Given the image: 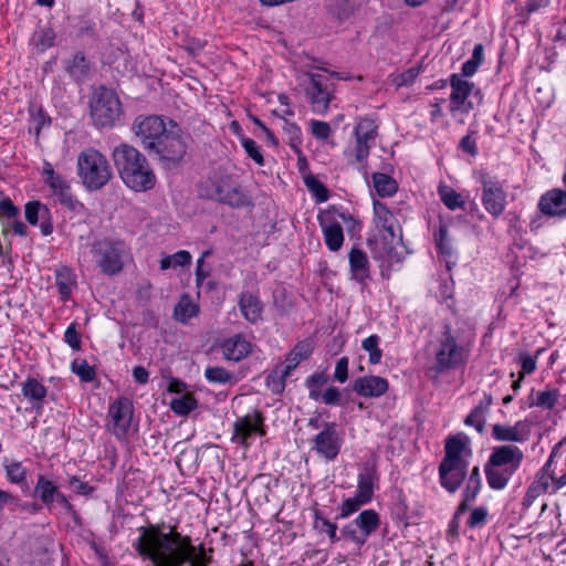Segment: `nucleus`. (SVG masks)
I'll return each instance as SVG.
<instances>
[{
    "mask_svg": "<svg viewBox=\"0 0 566 566\" xmlns=\"http://www.w3.org/2000/svg\"><path fill=\"white\" fill-rule=\"evenodd\" d=\"M130 130L148 157L164 168L179 166L188 151V135L174 119L161 115H138Z\"/></svg>",
    "mask_w": 566,
    "mask_h": 566,
    "instance_id": "obj_1",
    "label": "nucleus"
},
{
    "mask_svg": "<svg viewBox=\"0 0 566 566\" xmlns=\"http://www.w3.org/2000/svg\"><path fill=\"white\" fill-rule=\"evenodd\" d=\"M139 536L133 547L144 559H149L155 566H182L191 562L190 566H208L211 556H195L196 547L189 536H184L171 528L164 533L158 524L138 527Z\"/></svg>",
    "mask_w": 566,
    "mask_h": 566,
    "instance_id": "obj_2",
    "label": "nucleus"
},
{
    "mask_svg": "<svg viewBox=\"0 0 566 566\" xmlns=\"http://www.w3.org/2000/svg\"><path fill=\"white\" fill-rule=\"evenodd\" d=\"M114 165L122 181L135 192L151 190L157 181L146 155L133 145L122 143L112 151Z\"/></svg>",
    "mask_w": 566,
    "mask_h": 566,
    "instance_id": "obj_3",
    "label": "nucleus"
},
{
    "mask_svg": "<svg viewBox=\"0 0 566 566\" xmlns=\"http://www.w3.org/2000/svg\"><path fill=\"white\" fill-rule=\"evenodd\" d=\"M434 363L432 369L437 374L454 370L465 364L467 344L460 333L447 321L442 322L441 331L433 342Z\"/></svg>",
    "mask_w": 566,
    "mask_h": 566,
    "instance_id": "obj_4",
    "label": "nucleus"
},
{
    "mask_svg": "<svg viewBox=\"0 0 566 566\" xmlns=\"http://www.w3.org/2000/svg\"><path fill=\"white\" fill-rule=\"evenodd\" d=\"M90 117L96 129H113L122 124L123 104L112 88L98 86L90 98Z\"/></svg>",
    "mask_w": 566,
    "mask_h": 566,
    "instance_id": "obj_5",
    "label": "nucleus"
},
{
    "mask_svg": "<svg viewBox=\"0 0 566 566\" xmlns=\"http://www.w3.org/2000/svg\"><path fill=\"white\" fill-rule=\"evenodd\" d=\"M91 253L102 274L115 276L119 274L130 258L129 244L119 238H103L91 244Z\"/></svg>",
    "mask_w": 566,
    "mask_h": 566,
    "instance_id": "obj_6",
    "label": "nucleus"
},
{
    "mask_svg": "<svg viewBox=\"0 0 566 566\" xmlns=\"http://www.w3.org/2000/svg\"><path fill=\"white\" fill-rule=\"evenodd\" d=\"M76 166L77 176L88 191L102 189L113 177V170L107 158L92 147L78 154Z\"/></svg>",
    "mask_w": 566,
    "mask_h": 566,
    "instance_id": "obj_7",
    "label": "nucleus"
},
{
    "mask_svg": "<svg viewBox=\"0 0 566 566\" xmlns=\"http://www.w3.org/2000/svg\"><path fill=\"white\" fill-rule=\"evenodd\" d=\"M207 196L211 200L233 209L251 207V197L242 189L238 180L221 170L213 171L207 180Z\"/></svg>",
    "mask_w": 566,
    "mask_h": 566,
    "instance_id": "obj_8",
    "label": "nucleus"
},
{
    "mask_svg": "<svg viewBox=\"0 0 566 566\" xmlns=\"http://www.w3.org/2000/svg\"><path fill=\"white\" fill-rule=\"evenodd\" d=\"M373 207L375 226L378 230L385 232L380 241L381 250H371L374 259L388 260L391 262L396 258L391 243L396 237L395 224L397 223V219L386 203L374 200Z\"/></svg>",
    "mask_w": 566,
    "mask_h": 566,
    "instance_id": "obj_9",
    "label": "nucleus"
},
{
    "mask_svg": "<svg viewBox=\"0 0 566 566\" xmlns=\"http://www.w3.org/2000/svg\"><path fill=\"white\" fill-rule=\"evenodd\" d=\"M311 450L326 462L337 459L344 444V434L336 422L326 421L311 440Z\"/></svg>",
    "mask_w": 566,
    "mask_h": 566,
    "instance_id": "obj_10",
    "label": "nucleus"
},
{
    "mask_svg": "<svg viewBox=\"0 0 566 566\" xmlns=\"http://www.w3.org/2000/svg\"><path fill=\"white\" fill-rule=\"evenodd\" d=\"M478 181L482 186V206L489 214L497 219L505 211L507 203L504 181L491 177L488 172H480Z\"/></svg>",
    "mask_w": 566,
    "mask_h": 566,
    "instance_id": "obj_11",
    "label": "nucleus"
},
{
    "mask_svg": "<svg viewBox=\"0 0 566 566\" xmlns=\"http://www.w3.org/2000/svg\"><path fill=\"white\" fill-rule=\"evenodd\" d=\"M380 515L373 509L361 511L358 516L347 523L340 531L344 538L363 546L368 537L380 526Z\"/></svg>",
    "mask_w": 566,
    "mask_h": 566,
    "instance_id": "obj_12",
    "label": "nucleus"
},
{
    "mask_svg": "<svg viewBox=\"0 0 566 566\" xmlns=\"http://www.w3.org/2000/svg\"><path fill=\"white\" fill-rule=\"evenodd\" d=\"M134 413L133 401L127 397H119L108 407V430L119 440L125 439Z\"/></svg>",
    "mask_w": 566,
    "mask_h": 566,
    "instance_id": "obj_13",
    "label": "nucleus"
},
{
    "mask_svg": "<svg viewBox=\"0 0 566 566\" xmlns=\"http://www.w3.org/2000/svg\"><path fill=\"white\" fill-rule=\"evenodd\" d=\"M377 125L371 118H360L354 129V155L357 163L365 161L377 137Z\"/></svg>",
    "mask_w": 566,
    "mask_h": 566,
    "instance_id": "obj_14",
    "label": "nucleus"
},
{
    "mask_svg": "<svg viewBox=\"0 0 566 566\" xmlns=\"http://www.w3.org/2000/svg\"><path fill=\"white\" fill-rule=\"evenodd\" d=\"M310 84L306 87V96L310 99L313 112L324 114L327 112L332 101V93L328 90L327 80L315 73H308Z\"/></svg>",
    "mask_w": 566,
    "mask_h": 566,
    "instance_id": "obj_15",
    "label": "nucleus"
},
{
    "mask_svg": "<svg viewBox=\"0 0 566 566\" xmlns=\"http://www.w3.org/2000/svg\"><path fill=\"white\" fill-rule=\"evenodd\" d=\"M449 84L451 86L450 112L469 113L473 109V103L467 102V99L474 87V83L462 78L460 74L453 73L449 77Z\"/></svg>",
    "mask_w": 566,
    "mask_h": 566,
    "instance_id": "obj_16",
    "label": "nucleus"
},
{
    "mask_svg": "<svg viewBox=\"0 0 566 566\" xmlns=\"http://www.w3.org/2000/svg\"><path fill=\"white\" fill-rule=\"evenodd\" d=\"M24 217L29 224L40 222V231L44 237L53 233L54 227L49 207L39 200H31L24 205Z\"/></svg>",
    "mask_w": 566,
    "mask_h": 566,
    "instance_id": "obj_17",
    "label": "nucleus"
},
{
    "mask_svg": "<svg viewBox=\"0 0 566 566\" xmlns=\"http://www.w3.org/2000/svg\"><path fill=\"white\" fill-rule=\"evenodd\" d=\"M524 459L523 451L513 444H504L494 447L486 461L490 465L505 467L510 470L517 471Z\"/></svg>",
    "mask_w": 566,
    "mask_h": 566,
    "instance_id": "obj_18",
    "label": "nucleus"
},
{
    "mask_svg": "<svg viewBox=\"0 0 566 566\" xmlns=\"http://www.w3.org/2000/svg\"><path fill=\"white\" fill-rule=\"evenodd\" d=\"M389 382L380 376H361L350 382V390L365 398H379L387 392Z\"/></svg>",
    "mask_w": 566,
    "mask_h": 566,
    "instance_id": "obj_19",
    "label": "nucleus"
},
{
    "mask_svg": "<svg viewBox=\"0 0 566 566\" xmlns=\"http://www.w3.org/2000/svg\"><path fill=\"white\" fill-rule=\"evenodd\" d=\"M318 222L322 228L326 247L332 252L340 250L344 242V232L342 226L334 220V216L329 210L318 216Z\"/></svg>",
    "mask_w": 566,
    "mask_h": 566,
    "instance_id": "obj_20",
    "label": "nucleus"
},
{
    "mask_svg": "<svg viewBox=\"0 0 566 566\" xmlns=\"http://www.w3.org/2000/svg\"><path fill=\"white\" fill-rule=\"evenodd\" d=\"M538 210L546 217H566V191L559 188L552 189L541 196Z\"/></svg>",
    "mask_w": 566,
    "mask_h": 566,
    "instance_id": "obj_21",
    "label": "nucleus"
},
{
    "mask_svg": "<svg viewBox=\"0 0 566 566\" xmlns=\"http://www.w3.org/2000/svg\"><path fill=\"white\" fill-rule=\"evenodd\" d=\"M468 462L461 461L453 463L448 467L446 462H441L439 465V478L441 485L450 493H454L467 475Z\"/></svg>",
    "mask_w": 566,
    "mask_h": 566,
    "instance_id": "obj_22",
    "label": "nucleus"
},
{
    "mask_svg": "<svg viewBox=\"0 0 566 566\" xmlns=\"http://www.w3.org/2000/svg\"><path fill=\"white\" fill-rule=\"evenodd\" d=\"M263 417L261 412L255 411L253 416L247 415L238 418L233 424L232 441L243 447H248V439L262 426Z\"/></svg>",
    "mask_w": 566,
    "mask_h": 566,
    "instance_id": "obj_23",
    "label": "nucleus"
},
{
    "mask_svg": "<svg viewBox=\"0 0 566 566\" xmlns=\"http://www.w3.org/2000/svg\"><path fill=\"white\" fill-rule=\"evenodd\" d=\"M49 187L52 191V196L65 209L72 212H78L84 208L83 203L80 202L77 198L72 193L70 184L63 177H60L50 184Z\"/></svg>",
    "mask_w": 566,
    "mask_h": 566,
    "instance_id": "obj_24",
    "label": "nucleus"
},
{
    "mask_svg": "<svg viewBox=\"0 0 566 566\" xmlns=\"http://www.w3.org/2000/svg\"><path fill=\"white\" fill-rule=\"evenodd\" d=\"M492 437L497 441L524 442L530 437V428L523 421H517L514 426L495 423L492 426Z\"/></svg>",
    "mask_w": 566,
    "mask_h": 566,
    "instance_id": "obj_25",
    "label": "nucleus"
},
{
    "mask_svg": "<svg viewBox=\"0 0 566 566\" xmlns=\"http://www.w3.org/2000/svg\"><path fill=\"white\" fill-rule=\"evenodd\" d=\"M63 64L66 74L74 82L82 84L90 77L92 64L86 59L84 52H75L72 56L64 60Z\"/></svg>",
    "mask_w": 566,
    "mask_h": 566,
    "instance_id": "obj_26",
    "label": "nucleus"
},
{
    "mask_svg": "<svg viewBox=\"0 0 566 566\" xmlns=\"http://www.w3.org/2000/svg\"><path fill=\"white\" fill-rule=\"evenodd\" d=\"M239 310L242 316L251 324H256L262 318L263 304L258 295L243 291L239 295Z\"/></svg>",
    "mask_w": 566,
    "mask_h": 566,
    "instance_id": "obj_27",
    "label": "nucleus"
},
{
    "mask_svg": "<svg viewBox=\"0 0 566 566\" xmlns=\"http://www.w3.org/2000/svg\"><path fill=\"white\" fill-rule=\"evenodd\" d=\"M23 397L31 402L32 408L39 413L42 411L48 395L46 387L36 378L28 377L21 384Z\"/></svg>",
    "mask_w": 566,
    "mask_h": 566,
    "instance_id": "obj_28",
    "label": "nucleus"
},
{
    "mask_svg": "<svg viewBox=\"0 0 566 566\" xmlns=\"http://www.w3.org/2000/svg\"><path fill=\"white\" fill-rule=\"evenodd\" d=\"M227 360L239 361L251 353V343L241 334H235L223 340L221 345Z\"/></svg>",
    "mask_w": 566,
    "mask_h": 566,
    "instance_id": "obj_29",
    "label": "nucleus"
},
{
    "mask_svg": "<svg viewBox=\"0 0 566 566\" xmlns=\"http://www.w3.org/2000/svg\"><path fill=\"white\" fill-rule=\"evenodd\" d=\"M348 261L352 279L364 284L370 276L367 254L358 248H353L349 251Z\"/></svg>",
    "mask_w": 566,
    "mask_h": 566,
    "instance_id": "obj_30",
    "label": "nucleus"
},
{
    "mask_svg": "<svg viewBox=\"0 0 566 566\" xmlns=\"http://www.w3.org/2000/svg\"><path fill=\"white\" fill-rule=\"evenodd\" d=\"M59 492L60 490L53 481L49 480L43 474L38 475L36 483L33 489V496L40 499L42 505H44L49 511H51L55 503Z\"/></svg>",
    "mask_w": 566,
    "mask_h": 566,
    "instance_id": "obj_31",
    "label": "nucleus"
},
{
    "mask_svg": "<svg viewBox=\"0 0 566 566\" xmlns=\"http://www.w3.org/2000/svg\"><path fill=\"white\" fill-rule=\"evenodd\" d=\"M314 349L312 339L295 344L285 357V374H291L303 360L310 358Z\"/></svg>",
    "mask_w": 566,
    "mask_h": 566,
    "instance_id": "obj_32",
    "label": "nucleus"
},
{
    "mask_svg": "<svg viewBox=\"0 0 566 566\" xmlns=\"http://www.w3.org/2000/svg\"><path fill=\"white\" fill-rule=\"evenodd\" d=\"M516 471L510 470L505 467H494L485 463L484 473L486 482L492 490L501 491L505 489L511 478Z\"/></svg>",
    "mask_w": 566,
    "mask_h": 566,
    "instance_id": "obj_33",
    "label": "nucleus"
},
{
    "mask_svg": "<svg viewBox=\"0 0 566 566\" xmlns=\"http://www.w3.org/2000/svg\"><path fill=\"white\" fill-rule=\"evenodd\" d=\"M55 285L62 301L71 297L72 289L76 285L75 274L71 268L60 265L54 271Z\"/></svg>",
    "mask_w": 566,
    "mask_h": 566,
    "instance_id": "obj_34",
    "label": "nucleus"
},
{
    "mask_svg": "<svg viewBox=\"0 0 566 566\" xmlns=\"http://www.w3.org/2000/svg\"><path fill=\"white\" fill-rule=\"evenodd\" d=\"M377 473L373 468H365L357 478V490L355 494L367 503L373 500Z\"/></svg>",
    "mask_w": 566,
    "mask_h": 566,
    "instance_id": "obj_35",
    "label": "nucleus"
},
{
    "mask_svg": "<svg viewBox=\"0 0 566 566\" xmlns=\"http://www.w3.org/2000/svg\"><path fill=\"white\" fill-rule=\"evenodd\" d=\"M465 448V441L460 436H452L449 437L446 440V455L441 462H446L448 467L452 465L453 463H459L461 461H464L461 458V453Z\"/></svg>",
    "mask_w": 566,
    "mask_h": 566,
    "instance_id": "obj_36",
    "label": "nucleus"
},
{
    "mask_svg": "<svg viewBox=\"0 0 566 566\" xmlns=\"http://www.w3.org/2000/svg\"><path fill=\"white\" fill-rule=\"evenodd\" d=\"M374 188L378 196L391 197L398 190L397 181L389 175L384 172H374L371 176Z\"/></svg>",
    "mask_w": 566,
    "mask_h": 566,
    "instance_id": "obj_37",
    "label": "nucleus"
},
{
    "mask_svg": "<svg viewBox=\"0 0 566 566\" xmlns=\"http://www.w3.org/2000/svg\"><path fill=\"white\" fill-rule=\"evenodd\" d=\"M199 314V306L193 303L189 295L184 294L175 307L174 316L180 323H187Z\"/></svg>",
    "mask_w": 566,
    "mask_h": 566,
    "instance_id": "obj_38",
    "label": "nucleus"
},
{
    "mask_svg": "<svg viewBox=\"0 0 566 566\" xmlns=\"http://www.w3.org/2000/svg\"><path fill=\"white\" fill-rule=\"evenodd\" d=\"M20 209L13 203L9 197L0 199V223L2 226V233L9 232L10 222L19 218Z\"/></svg>",
    "mask_w": 566,
    "mask_h": 566,
    "instance_id": "obj_39",
    "label": "nucleus"
},
{
    "mask_svg": "<svg viewBox=\"0 0 566 566\" xmlns=\"http://www.w3.org/2000/svg\"><path fill=\"white\" fill-rule=\"evenodd\" d=\"M492 403V398H489L488 402L483 405L482 401L478 406H475L471 412L464 419V423L467 426L474 427L479 433H483L485 426V412L488 411L490 405Z\"/></svg>",
    "mask_w": 566,
    "mask_h": 566,
    "instance_id": "obj_40",
    "label": "nucleus"
},
{
    "mask_svg": "<svg viewBox=\"0 0 566 566\" xmlns=\"http://www.w3.org/2000/svg\"><path fill=\"white\" fill-rule=\"evenodd\" d=\"M434 242L439 254H442L449 259L453 256L454 251L452 248L451 238L449 237V229L447 224L440 222L439 229L434 233Z\"/></svg>",
    "mask_w": 566,
    "mask_h": 566,
    "instance_id": "obj_41",
    "label": "nucleus"
},
{
    "mask_svg": "<svg viewBox=\"0 0 566 566\" xmlns=\"http://www.w3.org/2000/svg\"><path fill=\"white\" fill-rule=\"evenodd\" d=\"M191 263V254L186 250H179L178 252L164 256L159 266L160 270L165 271L168 269H177L190 265Z\"/></svg>",
    "mask_w": 566,
    "mask_h": 566,
    "instance_id": "obj_42",
    "label": "nucleus"
},
{
    "mask_svg": "<svg viewBox=\"0 0 566 566\" xmlns=\"http://www.w3.org/2000/svg\"><path fill=\"white\" fill-rule=\"evenodd\" d=\"M559 396H560V394H559L558 389L549 388V389L537 392L536 398L534 400H531L528 406L530 407L536 406V407L552 410L555 407Z\"/></svg>",
    "mask_w": 566,
    "mask_h": 566,
    "instance_id": "obj_43",
    "label": "nucleus"
},
{
    "mask_svg": "<svg viewBox=\"0 0 566 566\" xmlns=\"http://www.w3.org/2000/svg\"><path fill=\"white\" fill-rule=\"evenodd\" d=\"M198 407V401L191 395L172 398L170 409L178 416H187Z\"/></svg>",
    "mask_w": 566,
    "mask_h": 566,
    "instance_id": "obj_44",
    "label": "nucleus"
},
{
    "mask_svg": "<svg viewBox=\"0 0 566 566\" xmlns=\"http://www.w3.org/2000/svg\"><path fill=\"white\" fill-rule=\"evenodd\" d=\"M290 374H285V368L271 370L265 378L266 388L274 395H281L285 389V378Z\"/></svg>",
    "mask_w": 566,
    "mask_h": 566,
    "instance_id": "obj_45",
    "label": "nucleus"
},
{
    "mask_svg": "<svg viewBox=\"0 0 566 566\" xmlns=\"http://www.w3.org/2000/svg\"><path fill=\"white\" fill-rule=\"evenodd\" d=\"M314 527L321 533L327 534L332 543H336L339 541V537L337 536L336 523H333L328 518L324 517L319 511H315Z\"/></svg>",
    "mask_w": 566,
    "mask_h": 566,
    "instance_id": "obj_46",
    "label": "nucleus"
},
{
    "mask_svg": "<svg viewBox=\"0 0 566 566\" xmlns=\"http://www.w3.org/2000/svg\"><path fill=\"white\" fill-rule=\"evenodd\" d=\"M481 486L482 480L480 475V469L475 465L471 470L462 496H465V501H474L481 490Z\"/></svg>",
    "mask_w": 566,
    "mask_h": 566,
    "instance_id": "obj_47",
    "label": "nucleus"
},
{
    "mask_svg": "<svg viewBox=\"0 0 566 566\" xmlns=\"http://www.w3.org/2000/svg\"><path fill=\"white\" fill-rule=\"evenodd\" d=\"M55 32L50 25L40 27L33 34V41L40 51L54 45Z\"/></svg>",
    "mask_w": 566,
    "mask_h": 566,
    "instance_id": "obj_48",
    "label": "nucleus"
},
{
    "mask_svg": "<svg viewBox=\"0 0 566 566\" xmlns=\"http://www.w3.org/2000/svg\"><path fill=\"white\" fill-rule=\"evenodd\" d=\"M205 377L209 382L212 384H230L235 381V377L233 373H230L223 367H207L205 370Z\"/></svg>",
    "mask_w": 566,
    "mask_h": 566,
    "instance_id": "obj_49",
    "label": "nucleus"
},
{
    "mask_svg": "<svg viewBox=\"0 0 566 566\" xmlns=\"http://www.w3.org/2000/svg\"><path fill=\"white\" fill-rule=\"evenodd\" d=\"M304 184L308 191L315 197L316 201L325 202L328 200V189L315 176L308 175L304 177Z\"/></svg>",
    "mask_w": 566,
    "mask_h": 566,
    "instance_id": "obj_50",
    "label": "nucleus"
},
{
    "mask_svg": "<svg viewBox=\"0 0 566 566\" xmlns=\"http://www.w3.org/2000/svg\"><path fill=\"white\" fill-rule=\"evenodd\" d=\"M71 370L84 382H92L96 378L95 368L85 359H75L71 364Z\"/></svg>",
    "mask_w": 566,
    "mask_h": 566,
    "instance_id": "obj_51",
    "label": "nucleus"
},
{
    "mask_svg": "<svg viewBox=\"0 0 566 566\" xmlns=\"http://www.w3.org/2000/svg\"><path fill=\"white\" fill-rule=\"evenodd\" d=\"M379 336L373 334L365 338L361 343V347L369 354V363L373 365L379 364L382 357V352L379 348Z\"/></svg>",
    "mask_w": 566,
    "mask_h": 566,
    "instance_id": "obj_52",
    "label": "nucleus"
},
{
    "mask_svg": "<svg viewBox=\"0 0 566 566\" xmlns=\"http://www.w3.org/2000/svg\"><path fill=\"white\" fill-rule=\"evenodd\" d=\"M439 196L444 206L450 210H457L464 206L461 195L449 187H440Z\"/></svg>",
    "mask_w": 566,
    "mask_h": 566,
    "instance_id": "obj_53",
    "label": "nucleus"
},
{
    "mask_svg": "<svg viewBox=\"0 0 566 566\" xmlns=\"http://www.w3.org/2000/svg\"><path fill=\"white\" fill-rule=\"evenodd\" d=\"M283 129L289 137V145L291 146L293 151L297 155H301V144H302L301 128L295 123L284 120Z\"/></svg>",
    "mask_w": 566,
    "mask_h": 566,
    "instance_id": "obj_54",
    "label": "nucleus"
},
{
    "mask_svg": "<svg viewBox=\"0 0 566 566\" xmlns=\"http://www.w3.org/2000/svg\"><path fill=\"white\" fill-rule=\"evenodd\" d=\"M365 504H367V502L361 497H358L357 494H355L352 497L345 499L339 506V513L337 515V518H346L350 516Z\"/></svg>",
    "mask_w": 566,
    "mask_h": 566,
    "instance_id": "obj_55",
    "label": "nucleus"
},
{
    "mask_svg": "<svg viewBox=\"0 0 566 566\" xmlns=\"http://www.w3.org/2000/svg\"><path fill=\"white\" fill-rule=\"evenodd\" d=\"M6 474L8 480L15 484H21L27 480V470L18 461L6 465Z\"/></svg>",
    "mask_w": 566,
    "mask_h": 566,
    "instance_id": "obj_56",
    "label": "nucleus"
},
{
    "mask_svg": "<svg viewBox=\"0 0 566 566\" xmlns=\"http://www.w3.org/2000/svg\"><path fill=\"white\" fill-rule=\"evenodd\" d=\"M241 145L245 150L247 155L254 160L259 166L264 165V158L261 153L260 146L252 138L245 137L241 139Z\"/></svg>",
    "mask_w": 566,
    "mask_h": 566,
    "instance_id": "obj_57",
    "label": "nucleus"
},
{
    "mask_svg": "<svg viewBox=\"0 0 566 566\" xmlns=\"http://www.w3.org/2000/svg\"><path fill=\"white\" fill-rule=\"evenodd\" d=\"M489 512L484 506L475 507L471 511L469 520L467 522L468 527L470 528H479L486 524Z\"/></svg>",
    "mask_w": 566,
    "mask_h": 566,
    "instance_id": "obj_58",
    "label": "nucleus"
},
{
    "mask_svg": "<svg viewBox=\"0 0 566 566\" xmlns=\"http://www.w3.org/2000/svg\"><path fill=\"white\" fill-rule=\"evenodd\" d=\"M558 478H555L554 475H545L539 472H537L535 480L531 484V493L541 492L546 493L549 489L551 482L554 486V480H557ZM555 492L556 490L553 489Z\"/></svg>",
    "mask_w": 566,
    "mask_h": 566,
    "instance_id": "obj_59",
    "label": "nucleus"
},
{
    "mask_svg": "<svg viewBox=\"0 0 566 566\" xmlns=\"http://www.w3.org/2000/svg\"><path fill=\"white\" fill-rule=\"evenodd\" d=\"M64 342L73 349L80 350L82 346L81 334L76 329V324L72 323L64 333Z\"/></svg>",
    "mask_w": 566,
    "mask_h": 566,
    "instance_id": "obj_60",
    "label": "nucleus"
},
{
    "mask_svg": "<svg viewBox=\"0 0 566 566\" xmlns=\"http://www.w3.org/2000/svg\"><path fill=\"white\" fill-rule=\"evenodd\" d=\"M312 135L321 140L327 139L332 134V128L328 123L313 119L311 122Z\"/></svg>",
    "mask_w": 566,
    "mask_h": 566,
    "instance_id": "obj_61",
    "label": "nucleus"
},
{
    "mask_svg": "<svg viewBox=\"0 0 566 566\" xmlns=\"http://www.w3.org/2000/svg\"><path fill=\"white\" fill-rule=\"evenodd\" d=\"M334 378L340 384L348 379V358L342 357L337 360L334 371Z\"/></svg>",
    "mask_w": 566,
    "mask_h": 566,
    "instance_id": "obj_62",
    "label": "nucleus"
},
{
    "mask_svg": "<svg viewBox=\"0 0 566 566\" xmlns=\"http://www.w3.org/2000/svg\"><path fill=\"white\" fill-rule=\"evenodd\" d=\"M51 124V118L44 114L42 109H39L33 116H32V125L33 130L36 136H39L41 129L44 126H49Z\"/></svg>",
    "mask_w": 566,
    "mask_h": 566,
    "instance_id": "obj_63",
    "label": "nucleus"
},
{
    "mask_svg": "<svg viewBox=\"0 0 566 566\" xmlns=\"http://www.w3.org/2000/svg\"><path fill=\"white\" fill-rule=\"evenodd\" d=\"M325 405L338 406L340 403V391L338 388L331 386L322 395Z\"/></svg>",
    "mask_w": 566,
    "mask_h": 566,
    "instance_id": "obj_64",
    "label": "nucleus"
}]
</instances>
